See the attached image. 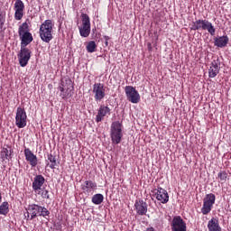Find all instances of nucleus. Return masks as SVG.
Returning a JSON list of instances; mask_svg holds the SVG:
<instances>
[{"instance_id":"72a5a7b5","label":"nucleus","mask_w":231,"mask_h":231,"mask_svg":"<svg viewBox=\"0 0 231 231\" xmlns=\"http://www.w3.org/2000/svg\"><path fill=\"white\" fill-rule=\"evenodd\" d=\"M3 201V195L1 194V189H0V203Z\"/></svg>"},{"instance_id":"c85d7f7f","label":"nucleus","mask_w":231,"mask_h":231,"mask_svg":"<svg viewBox=\"0 0 231 231\" xmlns=\"http://www.w3.org/2000/svg\"><path fill=\"white\" fill-rule=\"evenodd\" d=\"M48 160L50 161V169H55V167H57V157L53 154H48L47 156Z\"/></svg>"},{"instance_id":"bb28decb","label":"nucleus","mask_w":231,"mask_h":231,"mask_svg":"<svg viewBox=\"0 0 231 231\" xmlns=\"http://www.w3.org/2000/svg\"><path fill=\"white\" fill-rule=\"evenodd\" d=\"M86 48L88 53H95V51H97V42L90 41L88 42Z\"/></svg>"},{"instance_id":"20e7f679","label":"nucleus","mask_w":231,"mask_h":231,"mask_svg":"<svg viewBox=\"0 0 231 231\" xmlns=\"http://www.w3.org/2000/svg\"><path fill=\"white\" fill-rule=\"evenodd\" d=\"M27 210V219H30V221H32V219H35L37 216H40L42 217H46L50 216V211L48 210V208L42 206H39L37 204L29 205Z\"/></svg>"},{"instance_id":"2eb2a0df","label":"nucleus","mask_w":231,"mask_h":231,"mask_svg":"<svg viewBox=\"0 0 231 231\" xmlns=\"http://www.w3.org/2000/svg\"><path fill=\"white\" fill-rule=\"evenodd\" d=\"M154 192L158 201H161L162 204L169 203V193L167 192V189L159 187L154 189Z\"/></svg>"},{"instance_id":"5701e85b","label":"nucleus","mask_w":231,"mask_h":231,"mask_svg":"<svg viewBox=\"0 0 231 231\" xmlns=\"http://www.w3.org/2000/svg\"><path fill=\"white\" fill-rule=\"evenodd\" d=\"M14 154V150L12 148H3L1 152V157L2 160L5 162V160H12V156Z\"/></svg>"},{"instance_id":"ddd939ff","label":"nucleus","mask_w":231,"mask_h":231,"mask_svg":"<svg viewBox=\"0 0 231 231\" xmlns=\"http://www.w3.org/2000/svg\"><path fill=\"white\" fill-rule=\"evenodd\" d=\"M171 231H187V223L180 216H175L171 223Z\"/></svg>"},{"instance_id":"39448f33","label":"nucleus","mask_w":231,"mask_h":231,"mask_svg":"<svg viewBox=\"0 0 231 231\" xmlns=\"http://www.w3.org/2000/svg\"><path fill=\"white\" fill-rule=\"evenodd\" d=\"M190 30L194 32L198 30H207L212 36L216 35V28H214V25L208 20L198 19L192 22Z\"/></svg>"},{"instance_id":"473e14b6","label":"nucleus","mask_w":231,"mask_h":231,"mask_svg":"<svg viewBox=\"0 0 231 231\" xmlns=\"http://www.w3.org/2000/svg\"><path fill=\"white\" fill-rule=\"evenodd\" d=\"M145 231H156V229H154V227L152 226H150V227H147Z\"/></svg>"},{"instance_id":"f257e3e1","label":"nucleus","mask_w":231,"mask_h":231,"mask_svg":"<svg viewBox=\"0 0 231 231\" xmlns=\"http://www.w3.org/2000/svg\"><path fill=\"white\" fill-rule=\"evenodd\" d=\"M53 23L52 20H45L40 26V37L43 42H50L53 39Z\"/></svg>"},{"instance_id":"dca6fc26","label":"nucleus","mask_w":231,"mask_h":231,"mask_svg":"<svg viewBox=\"0 0 231 231\" xmlns=\"http://www.w3.org/2000/svg\"><path fill=\"white\" fill-rule=\"evenodd\" d=\"M24 156H25L26 162H29L31 167H37V164L39 163V160L37 159V155L32 153L30 148L24 149Z\"/></svg>"},{"instance_id":"c756f323","label":"nucleus","mask_w":231,"mask_h":231,"mask_svg":"<svg viewBox=\"0 0 231 231\" xmlns=\"http://www.w3.org/2000/svg\"><path fill=\"white\" fill-rule=\"evenodd\" d=\"M218 180H220L221 183H226V180L228 179V173L226 171H220L217 174Z\"/></svg>"},{"instance_id":"1a4fd4ad","label":"nucleus","mask_w":231,"mask_h":231,"mask_svg":"<svg viewBox=\"0 0 231 231\" xmlns=\"http://www.w3.org/2000/svg\"><path fill=\"white\" fill-rule=\"evenodd\" d=\"M30 59H32V51L26 47H21L20 52L18 53L20 66L22 68H26Z\"/></svg>"},{"instance_id":"cd10ccee","label":"nucleus","mask_w":231,"mask_h":231,"mask_svg":"<svg viewBox=\"0 0 231 231\" xmlns=\"http://www.w3.org/2000/svg\"><path fill=\"white\" fill-rule=\"evenodd\" d=\"M14 12H24V3L23 0H16L14 3Z\"/></svg>"},{"instance_id":"f8f14e48","label":"nucleus","mask_w":231,"mask_h":231,"mask_svg":"<svg viewBox=\"0 0 231 231\" xmlns=\"http://www.w3.org/2000/svg\"><path fill=\"white\" fill-rule=\"evenodd\" d=\"M92 93H94L96 102H102L106 98V87L102 83H95Z\"/></svg>"},{"instance_id":"9b49d317","label":"nucleus","mask_w":231,"mask_h":231,"mask_svg":"<svg viewBox=\"0 0 231 231\" xmlns=\"http://www.w3.org/2000/svg\"><path fill=\"white\" fill-rule=\"evenodd\" d=\"M125 93L127 100L132 104H138L140 102V93H138V90L134 87L126 86L125 88Z\"/></svg>"},{"instance_id":"f03ea898","label":"nucleus","mask_w":231,"mask_h":231,"mask_svg":"<svg viewBox=\"0 0 231 231\" xmlns=\"http://www.w3.org/2000/svg\"><path fill=\"white\" fill-rule=\"evenodd\" d=\"M124 125L120 121H114L110 125V138L114 145H118L124 137Z\"/></svg>"},{"instance_id":"412c9836","label":"nucleus","mask_w":231,"mask_h":231,"mask_svg":"<svg viewBox=\"0 0 231 231\" xmlns=\"http://www.w3.org/2000/svg\"><path fill=\"white\" fill-rule=\"evenodd\" d=\"M228 36L223 35L220 37H217L214 40V44L217 48H226V44H228Z\"/></svg>"},{"instance_id":"6e6552de","label":"nucleus","mask_w":231,"mask_h":231,"mask_svg":"<svg viewBox=\"0 0 231 231\" xmlns=\"http://www.w3.org/2000/svg\"><path fill=\"white\" fill-rule=\"evenodd\" d=\"M60 91H64L66 89L65 94H62V99L68 100L71 97V91H73V81L71 79L66 78L65 79L61 80L60 85L59 86Z\"/></svg>"},{"instance_id":"4be33fe9","label":"nucleus","mask_w":231,"mask_h":231,"mask_svg":"<svg viewBox=\"0 0 231 231\" xmlns=\"http://www.w3.org/2000/svg\"><path fill=\"white\" fill-rule=\"evenodd\" d=\"M208 231H221V226H219V220L217 218H211L208 223Z\"/></svg>"},{"instance_id":"7ed1b4c3","label":"nucleus","mask_w":231,"mask_h":231,"mask_svg":"<svg viewBox=\"0 0 231 231\" xmlns=\"http://www.w3.org/2000/svg\"><path fill=\"white\" fill-rule=\"evenodd\" d=\"M18 34L21 41V47H26L31 44L33 41V36L30 32V26L28 23H23L18 28Z\"/></svg>"},{"instance_id":"6ab92c4d","label":"nucleus","mask_w":231,"mask_h":231,"mask_svg":"<svg viewBox=\"0 0 231 231\" xmlns=\"http://www.w3.org/2000/svg\"><path fill=\"white\" fill-rule=\"evenodd\" d=\"M134 208L138 216H145L147 214V203L142 199L135 200Z\"/></svg>"},{"instance_id":"f3484780","label":"nucleus","mask_w":231,"mask_h":231,"mask_svg":"<svg viewBox=\"0 0 231 231\" xmlns=\"http://www.w3.org/2000/svg\"><path fill=\"white\" fill-rule=\"evenodd\" d=\"M45 181L46 179H44V176L36 175L32 180V190L34 192H39V190H41V189H42V187L44 186Z\"/></svg>"},{"instance_id":"aec40b11","label":"nucleus","mask_w":231,"mask_h":231,"mask_svg":"<svg viewBox=\"0 0 231 231\" xmlns=\"http://www.w3.org/2000/svg\"><path fill=\"white\" fill-rule=\"evenodd\" d=\"M106 115H111V108L104 105H101L96 116V122L97 124L98 122H102Z\"/></svg>"},{"instance_id":"4468645a","label":"nucleus","mask_w":231,"mask_h":231,"mask_svg":"<svg viewBox=\"0 0 231 231\" xmlns=\"http://www.w3.org/2000/svg\"><path fill=\"white\" fill-rule=\"evenodd\" d=\"M220 69H221V61H219V59L213 60L208 69L209 79H216V77H217V75L219 74Z\"/></svg>"},{"instance_id":"7c9ffc66","label":"nucleus","mask_w":231,"mask_h":231,"mask_svg":"<svg viewBox=\"0 0 231 231\" xmlns=\"http://www.w3.org/2000/svg\"><path fill=\"white\" fill-rule=\"evenodd\" d=\"M24 16V11H15L14 12V19L15 21H21Z\"/></svg>"},{"instance_id":"423d86ee","label":"nucleus","mask_w":231,"mask_h":231,"mask_svg":"<svg viewBox=\"0 0 231 231\" xmlns=\"http://www.w3.org/2000/svg\"><path fill=\"white\" fill-rule=\"evenodd\" d=\"M81 26L79 27V35L81 37H89V33H91V20L89 19V15L88 14H81Z\"/></svg>"},{"instance_id":"0eeeda50","label":"nucleus","mask_w":231,"mask_h":231,"mask_svg":"<svg viewBox=\"0 0 231 231\" xmlns=\"http://www.w3.org/2000/svg\"><path fill=\"white\" fill-rule=\"evenodd\" d=\"M216 203V195L213 193L207 194L206 197L203 199V206L201 208V213L203 216H207L210 214L212 211V207Z\"/></svg>"},{"instance_id":"9d476101","label":"nucleus","mask_w":231,"mask_h":231,"mask_svg":"<svg viewBox=\"0 0 231 231\" xmlns=\"http://www.w3.org/2000/svg\"><path fill=\"white\" fill-rule=\"evenodd\" d=\"M28 120V116H26V111L24 108L18 107L15 116V125L18 129H23L26 125Z\"/></svg>"},{"instance_id":"393cba45","label":"nucleus","mask_w":231,"mask_h":231,"mask_svg":"<svg viewBox=\"0 0 231 231\" xmlns=\"http://www.w3.org/2000/svg\"><path fill=\"white\" fill-rule=\"evenodd\" d=\"M35 194L41 196L43 199H50V191L45 188H41L40 190L34 191Z\"/></svg>"},{"instance_id":"b1692460","label":"nucleus","mask_w":231,"mask_h":231,"mask_svg":"<svg viewBox=\"0 0 231 231\" xmlns=\"http://www.w3.org/2000/svg\"><path fill=\"white\" fill-rule=\"evenodd\" d=\"M10 212V208L7 201L3 202L0 205V216H7Z\"/></svg>"},{"instance_id":"a878e982","label":"nucleus","mask_w":231,"mask_h":231,"mask_svg":"<svg viewBox=\"0 0 231 231\" xmlns=\"http://www.w3.org/2000/svg\"><path fill=\"white\" fill-rule=\"evenodd\" d=\"M104 201V195L97 193L92 197V203L94 205H101Z\"/></svg>"},{"instance_id":"2f4dec72","label":"nucleus","mask_w":231,"mask_h":231,"mask_svg":"<svg viewBox=\"0 0 231 231\" xmlns=\"http://www.w3.org/2000/svg\"><path fill=\"white\" fill-rule=\"evenodd\" d=\"M60 97L62 98V95H66V89L60 90Z\"/></svg>"},{"instance_id":"a211bd4d","label":"nucleus","mask_w":231,"mask_h":231,"mask_svg":"<svg viewBox=\"0 0 231 231\" xmlns=\"http://www.w3.org/2000/svg\"><path fill=\"white\" fill-rule=\"evenodd\" d=\"M97 182L93 180H85L83 184H81V190L83 194H91L93 190H97Z\"/></svg>"}]
</instances>
